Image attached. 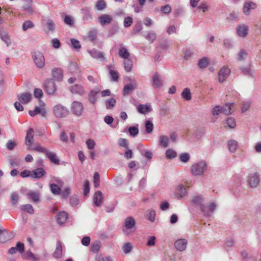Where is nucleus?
Masks as SVG:
<instances>
[{
  "instance_id": "nucleus-1",
  "label": "nucleus",
  "mask_w": 261,
  "mask_h": 261,
  "mask_svg": "<svg viewBox=\"0 0 261 261\" xmlns=\"http://www.w3.org/2000/svg\"><path fill=\"white\" fill-rule=\"evenodd\" d=\"M28 149H32L34 151L44 153L46 157L47 158L51 163L55 165L60 164V160L55 152L48 151L46 148L40 145L39 144L36 145L32 148L29 147Z\"/></svg>"
},
{
  "instance_id": "nucleus-2",
  "label": "nucleus",
  "mask_w": 261,
  "mask_h": 261,
  "mask_svg": "<svg viewBox=\"0 0 261 261\" xmlns=\"http://www.w3.org/2000/svg\"><path fill=\"white\" fill-rule=\"evenodd\" d=\"M136 221L133 217H128L124 220V224L122 226V231L126 236H129L135 229Z\"/></svg>"
},
{
  "instance_id": "nucleus-3",
  "label": "nucleus",
  "mask_w": 261,
  "mask_h": 261,
  "mask_svg": "<svg viewBox=\"0 0 261 261\" xmlns=\"http://www.w3.org/2000/svg\"><path fill=\"white\" fill-rule=\"evenodd\" d=\"M207 166V164L204 161L195 163L191 166V172L195 176L202 175L206 171Z\"/></svg>"
},
{
  "instance_id": "nucleus-4",
  "label": "nucleus",
  "mask_w": 261,
  "mask_h": 261,
  "mask_svg": "<svg viewBox=\"0 0 261 261\" xmlns=\"http://www.w3.org/2000/svg\"><path fill=\"white\" fill-rule=\"evenodd\" d=\"M203 198L201 195H195L191 199V202L193 204L200 206V210L203 214V215L206 217H209L210 213L206 210V206L203 204Z\"/></svg>"
},
{
  "instance_id": "nucleus-5",
  "label": "nucleus",
  "mask_w": 261,
  "mask_h": 261,
  "mask_svg": "<svg viewBox=\"0 0 261 261\" xmlns=\"http://www.w3.org/2000/svg\"><path fill=\"white\" fill-rule=\"evenodd\" d=\"M233 105V103H228L224 107L219 106H215L212 110V114L213 116H218L220 114L223 113L226 115L231 114V107Z\"/></svg>"
},
{
  "instance_id": "nucleus-6",
  "label": "nucleus",
  "mask_w": 261,
  "mask_h": 261,
  "mask_svg": "<svg viewBox=\"0 0 261 261\" xmlns=\"http://www.w3.org/2000/svg\"><path fill=\"white\" fill-rule=\"evenodd\" d=\"M33 60L36 66L39 68H42L45 65V58L43 54L37 50L32 53Z\"/></svg>"
},
{
  "instance_id": "nucleus-7",
  "label": "nucleus",
  "mask_w": 261,
  "mask_h": 261,
  "mask_svg": "<svg viewBox=\"0 0 261 261\" xmlns=\"http://www.w3.org/2000/svg\"><path fill=\"white\" fill-rule=\"evenodd\" d=\"M43 88L48 95H53L57 90L56 84L51 79H47L44 81Z\"/></svg>"
},
{
  "instance_id": "nucleus-8",
  "label": "nucleus",
  "mask_w": 261,
  "mask_h": 261,
  "mask_svg": "<svg viewBox=\"0 0 261 261\" xmlns=\"http://www.w3.org/2000/svg\"><path fill=\"white\" fill-rule=\"evenodd\" d=\"M53 111L54 115L57 118L65 117L68 114V109L60 104L54 106Z\"/></svg>"
},
{
  "instance_id": "nucleus-9",
  "label": "nucleus",
  "mask_w": 261,
  "mask_h": 261,
  "mask_svg": "<svg viewBox=\"0 0 261 261\" xmlns=\"http://www.w3.org/2000/svg\"><path fill=\"white\" fill-rule=\"evenodd\" d=\"M71 110L74 115L77 116H81L84 110V107L82 103L80 101H74L72 103Z\"/></svg>"
},
{
  "instance_id": "nucleus-10",
  "label": "nucleus",
  "mask_w": 261,
  "mask_h": 261,
  "mask_svg": "<svg viewBox=\"0 0 261 261\" xmlns=\"http://www.w3.org/2000/svg\"><path fill=\"white\" fill-rule=\"evenodd\" d=\"M256 7V4L251 0H246L243 5V12L246 15H249L250 11L255 9Z\"/></svg>"
},
{
  "instance_id": "nucleus-11",
  "label": "nucleus",
  "mask_w": 261,
  "mask_h": 261,
  "mask_svg": "<svg viewBox=\"0 0 261 261\" xmlns=\"http://www.w3.org/2000/svg\"><path fill=\"white\" fill-rule=\"evenodd\" d=\"M260 175L258 172H255L250 174L248 177V182L251 188L256 187L259 181Z\"/></svg>"
},
{
  "instance_id": "nucleus-12",
  "label": "nucleus",
  "mask_w": 261,
  "mask_h": 261,
  "mask_svg": "<svg viewBox=\"0 0 261 261\" xmlns=\"http://www.w3.org/2000/svg\"><path fill=\"white\" fill-rule=\"evenodd\" d=\"M17 98L20 102L23 104H27L32 99V95L29 92H23L17 95Z\"/></svg>"
},
{
  "instance_id": "nucleus-13",
  "label": "nucleus",
  "mask_w": 261,
  "mask_h": 261,
  "mask_svg": "<svg viewBox=\"0 0 261 261\" xmlns=\"http://www.w3.org/2000/svg\"><path fill=\"white\" fill-rule=\"evenodd\" d=\"M70 92L73 94L83 96L85 94V90L83 86L80 84H74L69 87Z\"/></svg>"
},
{
  "instance_id": "nucleus-14",
  "label": "nucleus",
  "mask_w": 261,
  "mask_h": 261,
  "mask_svg": "<svg viewBox=\"0 0 261 261\" xmlns=\"http://www.w3.org/2000/svg\"><path fill=\"white\" fill-rule=\"evenodd\" d=\"M16 251L20 253H22L24 251V245L23 243L18 242L16 243V247H11L8 250V253L10 254H15Z\"/></svg>"
},
{
  "instance_id": "nucleus-15",
  "label": "nucleus",
  "mask_w": 261,
  "mask_h": 261,
  "mask_svg": "<svg viewBox=\"0 0 261 261\" xmlns=\"http://www.w3.org/2000/svg\"><path fill=\"white\" fill-rule=\"evenodd\" d=\"M100 90L98 88H94L88 93V99L90 103L94 105L97 101V95L100 92Z\"/></svg>"
},
{
  "instance_id": "nucleus-16",
  "label": "nucleus",
  "mask_w": 261,
  "mask_h": 261,
  "mask_svg": "<svg viewBox=\"0 0 261 261\" xmlns=\"http://www.w3.org/2000/svg\"><path fill=\"white\" fill-rule=\"evenodd\" d=\"M230 70L229 69L223 67L222 68L218 73L219 75V81L220 83L223 82L226 78L228 76L230 73Z\"/></svg>"
},
{
  "instance_id": "nucleus-17",
  "label": "nucleus",
  "mask_w": 261,
  "mask_h": 261,
  "mask_svg": "<svg viewBox=\"0 0 261 261\" xmlns=\"http://www.w3.org/2000/svg\"><path fill=\"white\" fill-rule=\"evenodd\" d=\"M63 246L61 242L58 240L57 242L56 248L55 251L53 254L54 257L56 258H61L62 256Z\"/></svg>"
},
{
  "instance_id": "nucleus-18",
  "label": "nucleus",
  "mask_w": 261,
  "mask_h": 261,
  "mask_svg": "<svg viewBox=\"0 0 261 261\" xmlns=\"http://www.w3.org/2000/svg\"><path fill=\"white\" fill-rule=\"evenodd\" d=\"M103 202V194L101 192H96L93 196V203L96 206H101Z\"/></svg>"
},
{
  "instance_id": "nucleus-19",
  "label": "nucleus",
  "mask_w": 261,
  "mask_h": 261,
  "mask_svg": "<svg viewBox=\"0 0 261 261\" xmlns=\"http://www.w3.org/2000/svg\"><path fill=\"white\" fill-rule=\"evenodd\" d=\"M112 19V17L108 14H102L98 17V22L102 26L110 24Z\"/></svg>"
},
{
  "instance_id": "nucleus-20",
  "label": "nucleus",
  "mask_w": 261,
  "mask_h": 261,
  "mask_svg": "<svg viewBox=\"0 0 261 261\" xmlns=\"http://www.w3.org/2000/svg\"><path fill=\"white\" fill-rule=\"evenodd\" d=\"M34 140V130L32 128H30L27 132V135L25 138V143L26 145L30 147L33 144Z\"/></svg>"
},
{
  "instance_id": "nucleus-21",
  "label": "nucleus",
  "mask_w": 261,
  "mask_h": 261,
  "mask_svg": "<svg viewBox=\"0 0 261 261\" xmlns=\"http://www.w3.org/2000/svg\"><path fill=\"white\" fill-rule=\"evenodd\" d=\"M187 241L186 239H179L174 243L175 248L180 251L185 250L187 248Z\"/></svg>"
},
{
  "instance_id": "nucleus-22",
  "label": "nucleus",
  "mask_w": 261,
  "mask_h": 261,
  "mask_svg": "<svg viewBox=\"0 0 261 261\" xmlns=\"http://www.w3.org/2000/svg\"><path fill=\"white\" fill-rule=\"evenodd\" d=\"M187 193L186 188L182 185H178L176 188L174 194L178 198L183 197Z\"/></svg>"
},
{
  "instance_id": "nucleus-23",
  "label": "nucleus",
  "mask_w": 261,
  "mask_h": 261,
  "mask_svg": "<svg viewBox=\"0 0 261 261\" xmlns=\"http://www.w3.org/2000/svg\"><path fill=\"white\" fill-rule=\"evenodd\" d=\"M153 86L156 88L161 87L163 85L162 80L159 74L155 73L152 77Z\"/></svg>"
},
{
  "instance_id": "nucleus-24",
  "label": "nucleus",
  "mask_w": 261,
  "mask_h": 261,
  "mask_svg": "<svg viewBox=\"0 0 261 261\" xmlns=\"http://www.w3.org/2000/svg\"><path fill=\"white\" fill-rule=\"evenodd\" d=\"M89 53L92 58L96 59H100L102 61L105 60L104 54L102 52L98 51L95 49H92L89 51Z\"/></svg>"
},
{
  "instance_id": "nucleus-25",
  "label": "nucleus",
  "mask_w": 261,
  "mask_h": 261,
  "mask_svg": "<svg viewBox=\"0 0 261 261\" xmlns=\"http://www.w3.org/2000/svg\"><path fill=\"white\" fill-rule=\"evenodd\" d=\"M241 73L247 75L248 77H253V72L251 69V65L248 64L245 66H242L239 68Z\"/></svg>"
},
{
  "instance_id": "nucleus-26",
  "label": "nucleus",
  "mask_w": 261,
  "mask_h": 261,
  "mask_svg": "<svg viewBox=\"0 0 261 261\" xmlns=\"http://www.w3.org/2000/svg\"><path fill=\"white\" fill-rule=\"evenodd\" d=\"M68 218V213L64 211L58 213L56 216V220L58 224H64Z\"/></svg>"
},
{
  "instance_id": "nucleus-27",
  "label": "nucleus",
  "mask_w": 261,
  "mask_h": 261,
  "mask_svg": "<svg viewBox=\"0 0 261 261\" xmlns=\"http://www.w3.org/2000/svg\"><path fill=\"white\" fill-rule=\"evenodd\" d=\"M52 75L54 79L58 81H61L63 79V70L59 68H56L52 70Z\"/></svg>"
},
{
  "instance_id": "nucleus-28",
  "label": "nucleus",
  "mask_w": 261,
  "mask_h": 261,
  "mask_svg": "<svg viewBox=\"0 0 261 261\" xmlns=\"http://www.w3.org/2000/svg\"><path fill=\"white\" fill-rule=\"evenodd\" d=\"M29 113L30 115L32 117H34L37 114H40L42 116L45 117L46 115V110L44 108H41L39 107H36L34 110L29 111Z\"/></svg>"
},
{
  "instance_id": "nucleus-29",
  "label": "nucleus",
  "mask_w": 261,
  "mask_h": 261,
  "mask_svg": "<svg viewBox=\"0 0 261 261\" xmlns=\"http://www.w3.org/2000/svg\"><path fill=\"white\" fill-rule=\"evenodd\" d=\"M0 38L7 44V46L11 44V40L8 33L0 28Z\"/></svg>"
},
{
  "instance_id": "nucleus-30",
  "label": "nucleus",
  "mask_w": 261,
  "mask_h": 261,
  "mask_svg": "<svg viewBox=\"0 0 261 261\" xmlns=\"http://www.w3.org/2000/svg\"><path fill=\"white\" fill-rule=\"evenodd\" d=\"M118 54L120 58L124 59H127V58H129L130 56V53L128 49L122 44L120 45L119 49Z\"/></svg>"
},
{
  "instance_id": "nucleus-31",
  "label": "nucleus",
  "mask_w": 261,
  "mask_h": 261,
  "mask_svg": "<svg viewBox=\"0 0 261 261\" xmlns=\"http://www.w3.org/2000/svg\"><path fill=\"white\" fill-rule=\"evenodd\" d=\"M237 31L239 36L245 37L248 34V28L247 26L242 24L237 27Z\"/></svg>"
},
{
  "instance_id": "nucleus-32",
  "label": "nucleus",
  "mask_w": 261,
  "mask_h": 261,
  "mask_svg": "<svg viewBox=\"0 0 261 261\" xmlns=\"http://www.w3.org/2000/svg\"><path fill=\"white\" fill-rule=\"evenodd\" d=\"M138 111L141 114H147L152 110L149 105L140 104L137 107Z\"/></svg>"
},
{
  "instance_id": "nucleus-33",
  "label": "nucleus",
  "mask_w": 261,
  "mask_h": 261,
  "mask_svg": "<svg viewBox=\"0 0 261 261\" xmlns=\"http://www.w3.org/2000/svg\"><path fill=\"white\" fill-rule=\"evenodd\" d=\"M32 177L37 179L41 178L45 174V171L42 168H38L32 171Z\"/></svg>"
},
{
  "instance_id": "nucleus-34",
  "label": "nucleus",
  "mask_w": 261,
  "mask_h": 261,
  "mask_svg": "<svg viewBox=\"0 0 261 261\" xmlns=\"http://www.w3.org/2000/svg\"><path fill=\"white\" fill-rule=\"evenodd\" d=\"M210 63V61L208 58L204 57L199 59L197 63L198 67L203 69L207 67Z\"/></svg>"
},
{
  "instance_id": "nucleus-35",
  "label": "nucleus",
  "mask_w": 261,
  "mask_h": 261,
  "mask_svg": "<svg viewBox=\"0 0 261 261\" xmlns=\"http://www.w3.org/2000/svg\"><path fill=\"white\" fill-rule=\"evenodd\" d=\"M108 68L109 70V73L111 75L112 80L115 82L118 81L119 77L118 72L116 70L112 69V66L109 65L108 66Z\"/></svg>"
},
{
  "instance_id": "nucleus-36",
  "label": "nucleus",
  "mask_w": 261,
  "mask_h": 261,
  "mask_svg": "<svg viewBox=\"0 0 261 261\" xmlns=\"http://www.w3.org/2000/svg\"><path fill=\"white\" fill-rule=\"evenodd\" d=\"M29 199L32 200L34 202H38L40 200V194L38 192H30L27 194Z\"/></svg>"
},
{
  "instance_id": "nucleus-37",
  "label": "nucleus",
  "mask_w": 261,
  "mask_h": 261,
  "mask_svg": "<svg viewBox=\"0 0 261 261\" xmlns=\"http://www.w3.org/2000/svg\"><path fill=\"white\" fill-rule=\"evenodd\" d=\"M227 145L229 150L231 152H234L237 148L238 143L234 140H231L228 142Z\"/></svg>"
},
{
  "instance_id": "nucleus-38",
  "label": "nucleus",
  "mask_w": 261,
  "mask_h": 261,
  "mask_svg": "<svg viewBox=\"0 0 261 261\" xmlns=\"http://www.w3.org/2000/svg\"><path fill=\"white\" fill-rule=\"evenodd\" d=\"M10 201L13 205H16L19 199V196L17 192H13L11 193L10 197Z\"/></svg>"
},
{
  "instance_id": "nucleus-39",
  "label": "nucleus",
  "mask_w": 261,
  "mask_h": 261,
  "mask_svg": "<svg viewBox=\"0 0 261 261\" xmlns=\"http://www.w3.org/2000/svg\"><path fill=\"white\" fill-rule=\"evenodd\" d=\"M20 210L22 211L26 212L30 214L34 213V208L31 204H27L21 205Z\"/></svg>"
},
{
  "instance_id": "nucleus-40",
  "label": "nucleus",
  "mask_w": 261,
  "mask_h": 261,
  "mask_svg": "<svg viewBox=\"0 0 261 261\" xmlns=\"http://www.w3.org/2000/svg\"><path fill=\"white\" fill-rule=\"evenodd\" d=\"M133 66V61L131 59L127 58L124 60V67L126 72L131 71Z\"/></svg>"
},
{
  "instance_id": "nucleus-41",
  "label": "nucleus",
  "mask_w": 261,
  "mask_h": 261,
  "mask_svg": "<svg viewBox=\"0 0 261 261\" xmlns=\"http://www.w3.org/2000/svg\"><path fill=\"white\" fill-rule=\"evenodd\" d=\"M181 95L182 98L186 100H190L191 99V93L190 89L188 88H185L183 90Z\"/></svg>"
},
{
  "instance_id": "nucleus-42",
  "label": "nucleus",
  "mask_w": 261,
  "mask_h": 261,
  "mask_svg": "<svg viewBox=\"0 0 261 261\" xmlns=\"http://www.w3.org/2000/svg\"><path fill=\"white\" fill-rule=\"evenodd\" d=\"M248 56V53L244 49H242L237 55V60L242 61L244 60Z\"/></svg>"
},
{
  "instance_id": "nucleus-43",
  "label": "nucleus",
  "mask_w": 261,
  "mask_h": 261,
  "mask_svg": "<svg viewBox=\"0 0 261 261\" xmlns=\"http://www.w3.org/2000/svg\"><path fill=\"white\" fill-rule=\"evenodd\" d=\"M35 26L34 23L31 20H25L23 22L22 29L23 31H26L30 29L33 28Z\"/></svg>"
},
{
  "instance_id": "nucleus-44",
  "label": "nucleus",
  "mask_w": 261,
  "mask_h": 261,
  "mask_svg": "<svg viewBox=\"0 0 261 261\" xmlns=\"http://www.w3.org/2000/svg\"><path fill=\"white\" fill-rule=\"evenodd\" d=\"M69 70L72 74H77L79 72V69L76 63L71 62L69 65Z\"/></svg>"
},
{
  "instance_id": "nucleus-45",
  "label": "nucleus",
  "mask_w": 261,
  "mask_h": 261,
  "mask_svg": "<svg viewBox=\"0 0 261 261\" xmlns=\"http://www.w3.org/2000/svg\"><path fill=\"white\" fill-rule=\"evenodd\" d=\"M169 138L167 136L162 135L160 137L159 144L164 147H167L168 146Z\"/></svg>"
},
{
  "instance_id": "nucleus-46",
  "label": "nucleus",
  "mask_w": 261,
  "mask_h": 261,
  "mask_svg": "<svg viewBox=\"0 0 261 261\" xmlns=\"http://www.w3.org/2000/svg\"><path fill=\"white\" fill-rule=\"evenodd\" d=\"M135 87L132 84H127L124 86L123 90V94L124 95H128L134 89Z\"/></svg>"
},
{
  "instance_id": "nucleus-47",
  "label": "nucleus",
  "mask_w": 261,
  "mask_h": 261,
  "mask_svg": "<svg viewBox=\"0 0 261 261\" xmlns=\"http://www.w3.org/2000/svg\"><path fill=\"white\" fill-rule=\"evenodd\" d=\"M142 25L141 21L137 22L132 31V34L133 35H136L139 33L142 30Z\"/></svg>"
},
{
  "instance_id": "nucleus-48",
  "label": "nucleus",
  "mask_w": 261,
  "mask_h": 261,
  "mask_svg": "<svg viewBox=\"0 0 261 261\" xmlns=\"http://www.w3.org/2000/svg\"><path fill=\"white\" fill-rule=\"evenodd\" d=\"M50 190L51 192L55 195H59L61 194V188L55 184H51L50 185Z\"/></svg>"
},
{
  "instance_id": "nucleus-49",
  "label": "nucleus",
  "mask_w": 261,
  "mask_h": 261,
  "mask_svg": "<svg viewBox=\"0 0 261 261\" xmlns=\"http://www.w3.org/2000/svg\"><path fill=\"white\" fill-rule=\"evenodd\" d=\"M71 44L72 49L75 50H79L81 48V45L80 41L75 39L72 38L71 39Z\"/></svg>"
},
{
  "instance_id": "nucleus-50",
  "label": "nucleus",
  "mask_w": 261,
  "mask_h": 261,
  "mask_svg": "<svg viewBox=\"0 0 261 261\" xmlns=\"http://www.w3.org/2000/svg\"><path fill=\"white\" fill-rule=\"evenodd\" d=\"M24 258L32 261H37L39 258L36 256L31 251H27L25 254Z\"/></svg>"
},
{
  "instance_id": "nucleus-51",
  "label": "nucleus",
  "mask_w": 261,
  "mask_h": 261,
  "mask_svg": "<svg viewBox=\"0 0 261 261\" xmlns=\"http://www.w3.org/2000/svg\"><path fill=\"white\" fill-rule=\"evenodd\" d=\"M97 33V31L95 30L90 31L88 34L89 40L92 42H94L96 39Z\"/></svg>"
},
{
  "instance_id": "nucleus-52",
  "label": "nucleus",
  "mask_w": 261,
  "mask_h": 261,
  "mask_svg": "<svg viewBox=\"0 0 261 261\" xmlns=\"http://www.w3.org/2000/svg\"><path fill=\"white\" fill-rule=\"evenodd\" d=\"M145 130L147 134L151 133L153 128V124L151 121L147 120L145 124Z\"/></svg>"
},
{
  "instance_id": "nucleus-53",
  "label": "nucleus",
  "mask_w": 261,
  "mask_h": 261,
  "mask_svg": "<svg viewBox=\"0 0 261 261\" xmlns=\"http://www.w3.org/2000/svg\"><path fill=\"white\" fill-rule=\"evenodd\" d=\"M156 214L154 210L148 211L146 214V218L151 222H153L155 221Z\"/></svg>"
},
{
  "instance_id": "nucleus-54",
  "label": "nucleus",
  "mask_w": 261,
  "mask_h": 261,
  "mask_svg": "<svg viewBox=\"0 0 261 261\" xmlns=\"http://www.w3.org/2000/svg\"><path fill=\"white\" fill-rule=\"evenodd\" d=\"M116 101L114 98H111L106 101V106L107 109H112L116 105Z\"/></svg>"
},
{
  "instance_id": "nucleus-55",
  "label": "nucleus",
  "mask_w": 261,
  "mask_h": 261,
  "mask_svg": "<svg viewBox=\"0 0 261 261\" xmlns=\"http://www.w3.org/2000/svg\"><path fill=\"white\" fill-rule=\"evenodd\" d=\"M156 38V35L152 31H149L147 35L145 36V38L152 43Z\"/></svg>"
},
{
  "instance_id": "nucleus-56",
  "label": "nucleus",
  "mask_w": 261,
  "mask_h": 261,
  "mask_svg": "<svg viewBox=\"0 0 261 261\" xmlns=\"http://www.w3.org/2000/svg\"><path fill=\"white\" fill-rule=\"evenodd\" d=\"M106 7V4L103 0H98L96 3L95 8L98 10H102Z\"/></svg>"
},
{
  "instance_id": "nucleus-57",
  "label": "nucleus",
  "mask_w": 261,
  "mask_h": 261,
  "mask_svg": "<svg viewBox=\"0 0 261 261\" xmlns=\"http://www.w3.org/2000/svg\"><path fill=\"white\" fill-rule=\"evenodd\" d=\"M227 126L230 128H234L236 126V120L234 118L230 117L226 120Z\"/></svg>"
},
{
  "instance_id": "nucleus-58",
  "label": "nucleus",
  "mask_w": 261,
  "mask_h": 261,
  "mask_svg": "<svg viewBox=\"0 0 261 261\" xmlns=\"http://www.w3.org/2000/svg\"><path fill=\"white\" fill-rule=\"evenodd\" d=\"M177 155L176 152L171 149H168L166 151V156L167 159H173Z\"/></svg>"
},
{
  "instance_id": "nucleus-59",
  "label": "nucleus",
  "mask_w": 261,
  "mask_h": 261,
  "mask_svg": "<svg viewBox=\"0 0 261 261\" xmlns=\"http://www.w3.org/2000/svg\"><path fill=\"white\" fill-rule=\"evenodd\" d=\"M128 132L130 136L136 137L139 134V129L137 126H130L128 128Z\"/></svg>"
},
{
  "instance_id": "nucleus-60",
  "label": "nucleus",
  "mask_w": 261,
  "mask_h": 261,
  "mask_svg": "<svg viewBox=\"0 0 261 261\" xmlns=\"http://www.w3.org/2000/svg\"><path fill=\"white\" fill-rule=\"evenodd\" d=\"M93 183L95 188H98L99 186L100 183V176L98 172H95L93 176Z\"/></svg>"
},
{
  "instance_id": "nucleus-61",
  "label": "nucleus",
  "mask_w": 261,
  "mask_h": 261,
  "mask_svg": "<svg viewBox=\"0 0 261 261\" xmlns=\"http://www.w3.org/2000/svg\"><path fill=\"white\" fill-rule=\"evenodd\" d=\"M64 22L66 24L70 27L72 26L74 24V20L73 18L69 15H66L65 16L64 18Z\"/></svg>"
},
{
  "instance_id": "nucleus-62",
  "label": "nucleus",
  "mask_w": 261,
  "mask_h": 261,
  "mask_svg": "<svg viewBox=\"0 0 261 261\" xmlns=\"http://www.w3.org/2000/svg\"><path fill=\"white\" fill-rule=\"evenodd\" d=\"M69 201L72 206H75L79 203V199L76 196H72L70 197Z\"/></svg>"
},
{
  "instance_id": "nucleus-63",
  "label": "nucleus",
  "mask_w": 261,
  "mask_h": 261,
  "mask_svg": "<svg viewBox=\"0 0 261 261\" xmlns=\"http://www.w3.org/2000/svg\"><path fill=\"white\" fill-rule=\"evenodd\" d=\"M180 160L183 163H187L190 160V154L188 153H182L180 155Z\"/></svg>"
},
{
  "instance_id": "nucleus-64",
  "label": "nucleus",
  "mask_w": 261,
  "mask_h": 261,
  "mask_svg": "<svg viewBox=\"0 0 261 261\" xmlns=\"http://www.w3.org/2000/svg\"><path fill=\"white\" fill-rule=\"evenodd\" d=\"M170 46L169 41L167 40H164L162 42H160L159 44V47H160L163 50L167 49Z\"/></svg>"
}]
</instances>
